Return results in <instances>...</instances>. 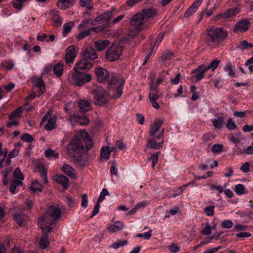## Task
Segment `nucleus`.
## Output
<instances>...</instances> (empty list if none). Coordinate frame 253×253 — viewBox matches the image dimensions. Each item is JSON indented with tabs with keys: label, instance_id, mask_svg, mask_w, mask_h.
Masks as SVG:
<instances>
[{
	"label": "nucleus",
	"instance_id": "nucleus-1",
	"mask_svg": "<svg viewBox=\"0 0 253 253\" xmlns=\"http://www.w3.org/2000/svg\"><path fill=\"white\" fill-rule=\"evenodd\" d=\"M83 139L86 143L88 147H91L92 141L89 137L87 132L84 130L81 131L80 136L75 137L67 145V151L68 155L70 157H77L83 151L84 146L82 142Z\"/></svg>",
	"mask_w": 253,
	"mask_h": 253
},
{
	"label": "nucleus",
	"instance_id": "nucleus-2",
	"mask_svg": "<svg viewBox=\"0 0 253 253\" xmlns=\"http://www.w3.org/2000/svg\"><path fill=\"white\" fill-rule=\"evenodd\" d=\"M61 210L57 205L51 206L47 210L46 213L42 217L38 222L39 227L42 230L48 229L51 231L55 224V221L61 216Z\"/></svg>",
	"mask_w": 253,
	"mask_h": 253
},
{
	"label": "nucleus",
	"instance_id": "nucleus-3",
	"mask_svg": "<svg viewBox=\"0 0 253 253\" xmlns=\"http://www.w3.org/2000/svg\"><path fill=\"white\" fill-rule=\"evenodd\" d=\"M91 64H76L74 67L75 71L70 74L68 80L78 86H82L85 83L89 82L91 79V76L88 74H85V71L91 67Z\"/></svg>",
	"mask_w": 253,
	"mask_h": 253
},
{
	"label": "nucleus",
	"instance_id": "nucleus-4",
	"mask_svg": "<svg viewBox=\"0 0 253 253\" xmlns=\"http://www.w3.org/2000/svg\"><path fill=\"white\" fill-rule=\"evenodd\" d=\"M227 36V31L224 30L222 27H212L207 30L206 39L208 45L212 48L213 45H218Z\"/></svg>",
	"mask_w": 253,
	"mask_h": 253
},
{
	"label": "nucleus",
	"instance_id": "nucleus-5",
	"mask_svg": "<svg viewBox=\"0 0 253 253\" xmlns=\"http://www.w3.org/2000/svg\"><path fill=\"white\" fill-rule=\"evenodd\" d=\"M157 14V10L154 8H148L144 9L141 13H137L133 15L130 23L131 26L135 27L136 31H140L144 28L142 27L144 23L145 18L153 17Z\"/></svg>",
	"mask_w": 253,
	"mask_h": 253
},
{
	"label": "nucleus",
	"instance_id": "nucleus-6",
	"mask_svg": "<svg viewBox=\"0 0 253 253\" xmlns=\"http://www.w3.org/2000/svg\"><path fill=\"white\" fill-rule=\"evenodd\" d=\"M73 104L69 102L64 107V110L68 115V119L72 124L78 123L80 125H86L89 122L88 118L84 114L75 113L72 110Z\"/></svg>",
	"mask_w": 253,
	"mask_h": 253
},
{
	"label": "nucleus",
	"instance_id": "nucleus-7",
	"mask_svg": "<svg viewBox=\"0 0 253 253\" xmlns=\"http://www.w3.org/2000/svg\"><path fill=\"white\" fill-rule=\"evenodd\" d=\"M122 53V46L118 42H114L106 52V58L110 62L119 59Z\"/></svg>",
	"mask_w": 253,
	"mask_h": 253
},
{
	"label": "nucleus",
	"instance_id": "nucleus-8",
	"mask_svg": "<svg viewBox=\"0 0 253 253\" xmlns=\"http://www.w3.org/2000/svg\"><path fill=\"white\" fill-rule=\"evenodd\" d=\"M14 177L16 180H12L10 182V191L14 194L15 193L16 188L18 187H21L23 185L22 180L24 179V176L21 172L19 168H17L13 172Z\"/></svg>",
	"mask_w": 253,
	"mask_h": 253
},
{
	"label": "nucleus",
	"instance_id": "nucleus-9",
	"mask_svg": "<svg viewBox=\"0 0 253 253\" xmlns=\"http://www.w3.org/2000/svg\"><path fill=\"white\" fill-rule=\"evenodd\" d=\"M218 64H201L198 68L193 70L192 73L194 74L195 77L198 81L204 78L205 73L209 70L214 71L217 67Z\"/></svg>",
	"mask_w": 253,
	"mask_h": 253
},
{
	"label": "nucleus",
	"instance_id": "nucleus-10",
	"mask_svg": "<svg viewBox=\"0 0 253 253\" xmlns=\"http://www.w3.org/2000/svg\"><path fill=\"white\" fill-rule=\"evenodd\" d=\"M81 54L82 57V60H85L86 61L85 63H88L97 58L95 49L92 47L85 48L83 49Z\"/></svg>",
	"mask_w": 253,
	"mask_h": 253
},
{
	"label": "nucleus",
	"instance_id": "nucleus-11",
	"mask_svg": "<svg viewBox=\"0 0 253 253\" xmlns=\"http://www.w3.org/2000/svg\"><path fill=\"white\" fill-rule=\"evenodd\" d=\"M110 98L111 96L107 91L104 89L98 90L95 96V103L99 105H104Z\"/></svg>",
	"mask_w": 253,
	"mask_h": 253
},
{
	"label": "nucleus",
	"instance_id": "nucleus-12",
	"mask_svg": "<svg viewBox=\"0 0 253 253\" xmlns=\"http://www.w3.org/2000/svg\"><path fill=\"white\" fill-rule=\"evenodd\" d=\"M162 123L160 121H156L151 125L150 128V135L157 138H163L164 129L160 130Z\"/></svg>",
	"mask_w": 253,
	"mask_h": 253
},
{
	"label": "nucleus",
	"instance_id": "nucleus-13",
	"mask_svg": "<svg viewBox=\"0 0 253 253\" xmlns=\"http://www.w3.org/2000/svg\"><path fill=\"white\" fill-rule=\"evenodd\" d=\"M77 47L74 45L69 46L66 49L65 55V61L66 63L73 62L77 56L78 52Z\"/></svg>",
	"mask_w": 253,
	"mask_h": 253
},
{
	"label": "nucleus",
	"instance_id": "nucleus-14",
	"mask_svg": "<svg viewBox=\"0 0 253 253\" xmlns=\"http://www.w3.org/2000/svg\"><path fill=\"white\" fill-rule=\"evenodd\" d=\"M250 26V22L247 19H243L237 22L233 29V32L238 33L239 32H245L247 31Z\"/></svg>",
	"mask_w": 253,
	"mask_h": 253
},
{
	"label": "nucleus",
	"instance_id": "nucleus-15",
	"mask_svg": "<svg viewBox=\"0 0 253 253\" xmlns=\"http://www.w3.org/2000/svg\"><path fill=\"white\" fill-rule=\"evenodd\" d=\"M124 83L125 81H122L121 83H119V84L118 85L115 78H113L111 80V81L109 82V85H112L113 84H114L115 86H116V89L114 91L112 97H113L115 99L118 98L122 95L123 92V86Z\"/></svg>",
	"mask_w": 253,
	"mask_h": 253
},
{
	"label": "nucleus",
	"instance_id": "nucleus-16",
	"mask_svg": "<svg viewBox=\"0 0 253 253\" xmlns=\"http://www.w3.org/2000/svg\"><path fill=\"white\" fill-rule=\"evenodd\" d=\"M46 121H47V122L45 125L46 130H51L56 127V117L55 116H53L49 119H48L47 115L43 116L40 124L41 126L43 125Z\"/></svg>",
	"mask_w": 253,
	"mask_h": 253
},
{
	"label": "nucleus",
	"instance_id": "nucleus-17",
	"mask_svg": "<svg viewBox=\"0 0 253 253\" xmlns=\"http://www.w3.org/2000/svg\"><path fill=\"white\" fill-rule=\"evenodd\" d=\"M97 80L99 82L105 81L109 76V72L104 68L99 67L95 70Z\"/></svg>",
	"mask_w": 253,
	"mask_h": 253
},
{
	"label": "nucleus",
	"instance_id": "nucleus-18",
	"mask_svg": "<svg viewBox=\"0 0 253 253\" xmlns=\"http://www.w3.org/2000/svg\"><path fill=\"white\" fill-rule=\"evenodd\" d=\"M150 78L151 79V88L150 89L153 91L149 93V98L150 102L156 101L158 98V93L159 89L156 86H153L152 84L154 82V75L151 76Z\"/></svg>",
	"mask_w": 253,
	"mask_h": 253
},
{
	"label": "nucleus",
	"instance_id": "nucleus-19",
	"mask_svg": "<svg viewBox=\"0 0 253 253\" xmlns=\"http://www.w3.org/2000/svg\"><path fill=\"white\" fill-rule=\"evenodd\" d=\"M111 44L109 40H98L94 42V46L96 50L98 51H102Z\"/></svg>",
	"mask_w": 253,
	"mask_h": 253
},
{
	"label": "nucleus",
	"instance_id": "nucleus-20",
	"mask_svg": "<svg viewBox=\"0 0 253 253\" xmlns=\"http://www.w3.org/2000/svg\"><path fill=\"white\" fill-rule=\"evenodd\" d=\"M201 0H196L194 1L193 4L188 8L184 14V17L189 18L191 16L194 14V13L197 11L198 7L200 5L201 3L200 2Z\"/></svg>",
	"mask_w": 253,
	"mask_h": 253
},
{
	"label": "nucleus",
	"instance_id": "nucleus-21",
	"mask_svg": "<svg viewBox=\"0 0 253 253\" xmlns=\"http://www.w3.org/2000/svg\"><path fill=\"white\" fill-rule=\"evenodd\" d=\"M150 204V202L148 201H143L137 204L130 211L128 212V214H134L137 211L142 210L146 206Z\"/></svg>",
	"mask_w": 253,
	"mask_h": 253
},
{
	"label": "nucleus",
	"instance_id": "nucleus-22",
	"mask_svg": "<svg viewBox=\"0 0 253 253\" xmlns=\"http://www.w3.org/2000/svg\"><path fill=\"white\" fill-rule=\"evenodd\" d=\"M239 10L237 8H229L225 12L217 15L218 17L228 19L239 13Z\"/></svg>",
	"mask_w": 253,
	"mask_h": 253
},
{
	"label": "nucleus",
	"instance_id": "nucleus-23",
	"mask_svg": "<svg viewBox=\"0 0 253 253\" xmlns=\"http://www.w3.org/2000/svg\"><path fill=\"white\" fill-rule=\"evenodd\" d=\"M42 232H44V236H42L41 239L40 240L39 246L40 248L42 249H46L48 244L49 241L48 240V234L50 231H48V229H45L44 230H42Z\"/></svg>",
	"mask_w": 253,
	"mask_h": 253
},
{
	"label": "nucleus",
	"instance_id": "nucleus-24",
	"mask_svg": "<svg viewBox=\"0 0 253 253\" xmlns=\"http://www.w3.org/2000/svg\"><path fill=\"white\" fill-rule=\"evenodd\" d=\"M124 228V224L121 221H117L110 224L108 230L110 233H114L121 230Z\"/></svg>",
	"mask_w": 253,
	"mask_h": 253
},
{
	"label": "nucleus",
	"instance_id": "nucleus-25",
	"mask_svg": "<svg viewBox=\"0 0 253 253\" xmlns=\"http://www.w3.org/2000/svg\"><path fill=\"white\" fill-rule=\"evenodd\" d=\"M112 15L113 11L112 10L108 11L101 14L102 16L101 22L104 23L103 25H104L106 28L110 26V21Z\"/></svg>",
	"mask_w": 253,
	"mask_h": 253
},
{
	"label": "nucleus",
	"instance_id": "nucleus-26",
	"mask_svg": "<svg viewBox=\"0 0 253 253\" xmlns=\"http://www.w3.org/2000/svg\"><path fill=\"white\" fill-rule=\"evenodd\" d=\"M54 179L65 189L69 185L68 178L63 175H56L54 177Z\"/></svg>",
	"mask_w": 253,
	"mask_h": 253
},
{
	"label": "nucleus",
	"instance_id": "nucleus-27",
	"mask_svg": "<svg viewBox=\"0 0 253 253\" xmlns=\"http://www.w3.org/2000/svg\"><path fill=\"white\" fill-rule=\"evenodd\" d=\"M33 82L35 86L38 87L41 93H42L44 89V85L42 78L37 76L33 77Z\"/></svg>",
	"mask_w": 253,
	"mask_h": 253
},
{
	"label": "nucleus",
	"instance_id": "nucleus-28",
	"mask_svg": "<svg viewBox=\"0 0 253 253\" xmlns=\"http://www.w3.org/2000/svg\"><path fill=\"white\" fill-rule=\"evenodd\" d=\"M75 3V0H59L57 6L61 9H66Z\"/></svg>",
	"mask_w": 253,
	"mask_h": 253
},
{
	"label": "nucleus",
	"instance_id": "nucleus-29",
	"mask_svg": "<svg viewBox=\"0 0 253 253\" xmlns=\"http://www.w3.org/2000/svg\"><path fill=\"white\" fill-rule=\"evenodd\" d=\"M62 169L68 176L71 177H75V170L70 165L66 164H64L62 166Z\"/></svg>",
	"mask_w": 253,
	"mask_h": 253
},
{
	"label": "nucleus",
	"instance_id": "nucleus-30",
	"mask_svg": "<svg viewBox=\"0 0 253 253\" xmlns=\"http://www.w3.org/2000/svg\"><path fill=\"white\" fill-rule=\"evenodd\" d=\"M79 107L83 112H87L91 109L90 103L86 100H81L78 102Z\"/></svg>",
	"mask_w": 253,
	"mask_h": 253
},
{
	"label": "nucleus",
	"instance_id": "nucleus-31",
	"mask_svg": "<svg viewBox=\"0 0 253 253\" xmlns=\"http://www.w3.org/2000/svg\"><path fill=\"white\" fill-rule=\"evenodd\" d=\"M163 140L162 139L161 142L156 143L153 138L148 139L147 141L148 147L151 149H157L162 147V144Z\"/></svg>",
	"mask_w": 253,
	"mask_h": 253
},
{
	"label": "nucleus",
	"instance_id": "nucleus-32",
	"mask_svg": "<svg viewBox=\"0 0 253 253\" xmlns=\"http://www.w3.org/2000/svg\"><path fill=\"white\" fill-rule=\"evenodd\" d=\"M174 53L170 50L167 49L162 53L161 59L162 61H166L170 59Z\"/></svg>",
	"mask_w": 253,
	"mask_h": 253
},
{
	"label": "nucleus",
	"instance_id": "nucleus-33",
	"mask_svg": "<svg viewBox=\"0 0 253 253\" xmlns=\"http://www.w3.org/2000/svg\"><path fill=\"white\" fill-rule=\"evenodd\" d=\"M14 219L15 221L19 225H22L24 223V221L27 218V216L22 213H18L17 214H15L14 215Z\"/></svg>",
	"mask_w": 253,
	"mask_h": 253
},
{
	"label": "nucleus",
	"instance_id": "nucleus-34",
	"mask_svg": "<svg viewBox=\"0 0 253 253\" xmlns=\"http://www.w3.org/2000/svg\"><path fill=\"white\" fill-rule=\"evenodd\" d=\"M44 153L45 156L49 159H56L59 156V154L58 153H56L55 151L51 149H48L46 150H45Z\"/></svg>",
	"mask_w": 253,
	"mask_h": 253
},
{
	"label": "nucleus",
	"instance_id": "nucleus-35",
	"mask_svg": "<svg viewBox=\"0 0 253 253\" xmlns=\"http://www.w3.org/2000/svg\"><path fill=\"white\" fill-rule=\"evenodd\" d=\"M101 157L105 160H108L110 157V151L108 146L102 147L101 150Z\"/></svg>",
	"mask_w": 253,
	"mask_h": 253
},
{
	"label": "nucleus",
	"instance_id": "nucleus-36",
	"mask_svg": "<svg viewBox=\"0 0 253 253\" xmlns=\"http://www.w3.org/2000/svg\"><path fill=\"white\" fill-rule=\"evenodd\" d=\"M74 23L72 22L66 23L63 25V36L66 37L67 34L71 31L72 28L74 26Z\"/></svg>",
	"mask_w": 253,
	"mask_h": 253
},
{
	"label": "nucleus",
	"instance_id": "nucleus-37",
	"mask_svg": "<svg viewBox=\"0 0 253 253\" xmlns=\"http://www.w3.org/2000/svg\"><path fill=\"white\" fill-rule=\"evenodd\" d=\"M223 118L222 117H219L216 119H214L212 120V124L213 126L217 129H221L223 127Z\"/></svg>",
	"mask_w": 253,
	"mask_h": 253
},
{
	"label": "nucleus",
	"instance_id": "nucleus-38",
	"mask_svg": "<svg viewBox=\"0 0 253 253\" xmlns=\"http://www.w3.org/2000/svg\"><path fill=\"white\" fill-rule=\"evenodd\" d=\"M235 192L238 195H242L246 193L245 187L241 184H238L235 187Z\"/></svg>",
	"mask_w": 253,
	"mask_h": 253
},
{
	"label": "nucleus",
	"instance_id": "nucleus-39",
	"mask_svg": "<svg viewBox=\"0 0 253 253\" xmlns=\"http://www.w3.org/2000/svg\"><path fill=\"white\" fill-rule=\"evenodd\" d=\"M31 189L33 192H41L42 189V187L40 183L36 180L32 182Z\"/></svg>",
	"mask_w": 253,
	"mask_h": 253
},
{
	"label": "nucleus",
	"instance_id": "nucleus-40",
	"mask_svg": "<svg viewBox=\"0 0 253 253\" xmlns=\"http://www.w3.org/2000/svg\"><path fill=\"white\" fill-rule=\"evenodd\" d=\"M63 64H55L53 67L54 73L57 76H61L63 73Z\"/></svg>",
	"mask_w": 253,
	"mask_h": 253
},
{
	"label": "nucleus",
	"instance_id": "nucleus-41",
	"mask_svg": "<svg viewBox=\"0 0 253 253\" xmlns=\"http://www.w3.org/2000/svg\"><path fill=\"white\" fill-rule=\"evenodd\" d=\"M80 4L81 6L85 7L89 10L92 9L93 7V3L90 0H80Z\"/></svg>",
	"mask_w": 253,
	"mask_h": 253
},
{
	"label": "nucleus",
	"instance_id": "nucleus-42",
	"mask_svg": "<svg viewBox=\"0 0 253 253\" xmlns=\"http://www.w3.org/2000/svg\"><path fill=\"white\" fill-rule=\"evenodd\" d=\"M19 124L17 119L14 118L12 115L9 116V121L6 124L7 127H11L13 126H17Z\"/></svg>",
	"mask_w": 253,
	"mask_h": 253
},
{
	"label": "nucleus",
	"instance_id": "nucleus-43",
	"mask_svg": "<svg viewBox=\"0 0 253 253\" xmlns=\"http://www.w3.org/2000/svg\"><path fill=\"white\" fill-rule=\"evenodd\" d=\"M160 154V152H156L155 153L153 154L149 159V160L152 162V166L153 168H154L155 165L158 163V158Z\"/></svg>",
	"mask_w": 253,
	"mask_h": 253
},
{
	"label": "nucleus",
	"instance_id": "nucleus-44",
	"mask_svg": "<svg viewBox=\"0 0 253 253\" xmlns=\"http://www.w3.org/2000/svg\"><path fill=\"white\" fill-rule=\"evenodd\" d=\"M214 206H210L206 207L204 210L206 213L207 215L211 216L213 215L214 212Z\"/></svg>",
	"mask_w": 253,
	"mask_h": 253
},
{
	"label": "nucleus",
	"instance_id": "nucleus-45",
	"mask_svg": "<svg viewBox=\"0 0 253 253\" xmlns=\"http://www.w3.org/2000/svg\"><path fill=\"white\" fill-rule=\"evenodd\" d=\"M239 47L242 49L251 48L253 47V44L248 42L246 40H244L241 42Z\"/></svg>",
	"mask_w": 253,
	"mask_h": 253
},
{
	"label": "nucleus",
	"instance_id": "nucleus-46",
	"mask_svg": "<svg viewBox=\"0 0 253 253\" xmlns=\"http://www.w3.org/2000/svg\"><path fill=\"white\" fill-rule=\"evenodd\" d=\"M23 109L22 107H19L12 112L10 115L17 119L19 118L22 114Z\"/></svg>",
	"mask_w": 253,
	"mask_h": 253
},
{
	"label": "nucleus",
	"instance_id": "nucleus-47",
	"mask_svg": "<svg viewBox=\"0 0 253 253\" xmlns=\"http://www.w3.org/2000/svg\"><path fill=\"white\" fill-rule=\"evenodd\" d=\"M127 241L126 240H120L113 244L111 247L115 249H117L120 247L124 246L127 244Z\"/></svg>",
	"mask_w": 253,
	"mask_h": 253
},
{
	"label": "nucleus",
	"instance_id": "nucleus-48",
	"mask_svg": "<svg viewBox=\"0 0 253 253\" xmlns=\"http://www.w3.org/2000/svg\"><path fill=\"white\" fill-rule=\"evenodd\" d=\"M109 194V192L106 189H103V190H102L101 192L99 195V196L97 200V202L98 203L102 202L104 199L105 196L108 195Z\"/></svg>",
	"mask_w": 253,
	"mask_h": 253
},
{
	"label": "nucleus",
	"instance_id": "nucleus-49",
	"mask_svg": "<svg viewBox=\"0 0 253 253\" xmlns=\"http://www.w3.org/2000/svg\"><path fill=\"white\" fill-rule=\"evenodd\" d=\"M233 223L231 220H224L221 224L223 228L229 229L232 227Z\"/></svg>",
	"mask_w": 253,
	"mask_h": 253
},
{
	"label": "nucleus",
	"instance_id": "nucleus-50",
	"mask_svg": "<svg viewBox=\"0 0 253 253\" xmlns=\"http://www.w3.org/2000/svg\"><path fill=\"white\" fill-rule=\"evenodd\" d=\"M223 145L221 144H214L211 148V150L215 153L220 152L222 151Z\"/></svg>",
	"mask_w": 253,
	"mask_h": 253
},
{
	"label": "nucleus",
	"instance_id": "nucleus-51",
	"mask_svg": "<svg viewBox=\"0 0 253 253\" xmlns=\"http://www.w3.org/2000/svg\"><path fill=\"white\" fill-rule=\"evenodd\" d=\"M90 29H88L84 31H82L80 32L77 36V38L78 40H81L84 39V38L87 37V36L90 34Z\"/></svg>",
	"mask_w": 253,
	"mask_h": 253
},
{
	"label": "nucleus",
	"instance_id": "nucleus-52",
	"mask_svg": "<svg viewBox=\"0 0 253 253\" xmlns=\"http://www.w3.org/2000/svg\"><path fill=\"white\" fill-rule=\"evenodd\" d=\"M152 230H149L146 232L139 233L136 236L140 238H144L145 239L148 240L152 236Z\"/></svg>",
	"mask_w": 253,
	"mask_h": 253
},
{
	"label": "nucleus",
	"instance_id": "nucleus-53",
	"mask_svg": "<svg viewBox=\"0 0 253 253\" xmlns=\"http://www.w3.org/2000/svg\"><path fill=\"white\" fill-rule=\"evenodd\" d=\"M226 126L228 129L230 130L235 129L237 127L236 125L233 121V120L231 118L228 120Z\"/></svg>",
	"mask_w": 253,
	"mask_h": 253
},
{
	"label": "nucleus",
	"instance_id": "nucleus-54",
	"mask_svg": "<svg viewBox=\"0 0 253 253\" xmlns=\"http://www.w3.org/2000/svg\"><path fill=\"white\" fill-rule=\"evenodd\" d=\"M20 138L22 141L25 142H32L34 140V138L32 135L28 134L25 133L21 135Z\"/></svg>",
	"mask_w": 253,
	"mask_h": 253
},
{
	"label": "nucleus",
	"instance_id": "nucleus-55",
	"mask_svg": "<svg viewBox=\"0 0 253 253\" xmlns=\"http://www.w3.org/2000/svg\"><path fill=\"white\" fill-rule=\"evenodd\" d=\"M214 138V135L211 133L205 134L202 137V139L205 142H208L210 141H211Z\"/></svg>",
	"mask_w": 253,
	"mask_h": 253
},
{
	"label": "nucleus",
	"instance_id": "nucleus-56",
	"mask_svg": "<svg viewBox=\"0 0 253 253\" xmlns=\"http://www.w3.org/2000/svg\"><path fill=\"white\" fill-rule=\"evenodd\" d=\"M201 233L204 235H208L211 233V227L209 223L202 230Z\"/></svg>",
	"mask_w": 253,
	"mask_h": 253
},
{
	"label": "nucleus",
	"instance_id": "nucleus-57",
	"mask_svg": "<svg viewBox=\"0 0 253 253\" xmlns=\"http://www.w3.org/2000/svg\"><path fill=\"white\" fill-rule=\"evenodd\" d=\"M12 4L13 7L18 10H21L23 6V3L20 0H13Z\"/></svg>",
	"mask_w": 253,
	"mask_h": 253
},
{
	"label": "nucleus",
	"instance_id": "nucleus-58",
	"mask_svg": "<svg viewBox=\"0 0 253 253\" xmlns=\"http://www.w3.org/2000/svg\"><path fill=\"white\" fill-rule=\"evenodd\" d=\"M250 163L249 162H246L242 165L240 169L243 172L247 173L250 171Z\"/></svg>",
	"mask_w": 253,
	"mask_h": 253
},
{
	"label": "nucleus",
	"instance_id": "nucleus-59",
	"mask_svg": "<svg viewBox=\"0 0 253 253\" xmlns=\"http://www.w3.org/2000/svg\"><path fill=\"white\" fill-rule=\"evenodd\" d=\"M224 70L228 73V74L231 77H234L235 74L233 72L232 66L230 65H228L224 68Z\"/></svg>",
	"mask_w": 253,
	"mask_h": 253
},
{
	"label": "nucleus",
	"instance_id": "nucleus-60",
	"mask_svg": "<svg viewBox=\"0 0 253 253\" xmlns=\"http://www.w3.org/2000/svg\"><path fill=\"white\" fill-rule=\"evenodd\" d=\"M88 205V198L86 194H83L82 196L81 206L84 208H86Z\"/></svg>",
	"mask_w": 253,
	"mask_h": 253
},
{
	"label": "nucleus",
	"instance_id": "nucleus-61",
	"mask_svg": "<svg viewBox=\"0 0 253 253\" xmlns=\"http://www.w3.org/2000/svg\"><path fill=\"white\" fill-rule=\"evenodd\" d=\"M116 147L120 150H123L125 148V144L123 141V140H118L116 142Z\"/></svg>",
	"mask_w": 253,
	"mask_h": 253
},
{
	"label": "nucleus",
	"instance_id": "nucleus-62",
	"mask_svg": "<svg viewBox=\"0 0 253 253\" xmlns=\"http://www.w3.org/2000/svg\"><path fill=\"white\" fill-rule=\"evenodd\" d=\"M212 171H208L206 174L203 175L202 176L195 175V178L198 180H200L202 179H206L207 177L211 176L212 175Z\"/></svg>",
	"mask_w": 253,
	"mask_h": 253
},
{
	"label": "nucleus",
	"instance_id": "nucleus-63",
	"mask_svg": "<svg viewBox=\"0 0 253 253\" xmlns=\"http://www.w3.org/2000/svg\"><path fill=\"white\" fill-rule=\"evenodd\" d=\"M213 238H214L213 236H211V237L207 238V239H206L204 241L201 242L200 243V244L199 245H198V247H202L203 246L207 245L208 244L211 243V240L213 239Z\"/></svg>",
	"mask_w": 253,
	"mask_h": 253
},
{
	"label": "nucleus",
	"instance_id": "nucleus-64",
	"mask_svg": "<svg viewBox=\"0 0 253 253\" xmlns=\"http://www.w3.org/2000/svg\"><path fill=\"white\" fill-rule=\"evenodd\" d=\"M222 248V247L219 246L215 248H212L211 249H209L204 252L203 253H214L217 251H218L220 249Z\"/></svg>",
	"mask_w": 253,
	"mask_h": 253
}]
</instances>
